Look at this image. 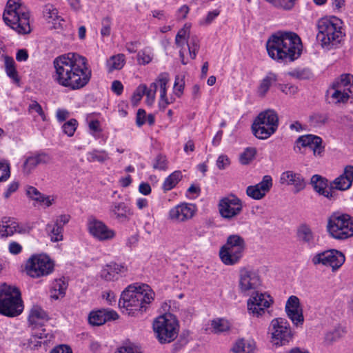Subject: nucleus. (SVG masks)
<instances>
[{
	"label": "nucleus",
	"instance_id": "14",
	"mask_svg": "<svg viewBox=\"0 0 353 353\" xmlns=\"http://www.w3.org/2000/svg\"><path fill=\"white\" fill-rule=\"evenodd\" d=\"M345 261V255L341 252L334 249L316 253L311 259L313 265L330 267L333 272L339 269Z\"/></svg>",
	"mask_w": 353,
	"mask_h": 353
},
{
	"label": "nucleus",
	"instance_id": "17",
	"mask_svg": "<svg viewBox=\"0 0 353 353\" xmlns=\"http://www.w3.org/2000/svg\"><path fill=\"white\" fill-rule=\"evenodd\" d=\"M322 143L323 140L320 137L306 134L298 138L295 142L294 150L296 152L304 153L302 148H309L313 151L314 156L321 157L325 150Z\"/></svg>",
	"mask_w": 353,
	"mask_h": 353
},
{
	"label": "nucleus",
	"instance_id": "38",
	"mask_svg": "<svg viewBox=\"0 0 353 353\" xmlns=\"http://www.w3.org/2000/svg\"><path fill=\"white\" fill-rule=\"evenodd\" d=\"M223 246L244 252L245 250V241L244 239L239 234H231L228 237L225 244Z\"/></svg>",
	"mask_w": 353,
	"mask_h": 353
},
{
	"label": "nucleus",
	"instance_id": "1",
	"mask_svg": "<svg viewBox=\"0 0 353 353\" xmlns=\"http://www.w3.org/2000/svg\"><path fill=\"white\" fill-rule=\"evenodd\" d=\"M54 81L71 90L85 86L92 77L87 59L77 53L69 52L59 56L53 61Z\"/></svg>",
	"mask_w": 353,
	"mask_h": 353
},
{
	"label": "nucleus",
	"instance_id": "58",
	"mask_svg": "<svg viewBox=\"0 0 353 353\" xmlns=\"http://www.w3.org/2000/svg\"><path fill=\"white\" fill-rule=\"evenodd\" d=\"M219 14L220 11L218 10L209 12L205 18L200 21V25L206 26L210 24Z\"/></svg>",
	"mask_w": 353,
	"mask_h": 353
},
{
	"label": "nucleus",
	"instance_id": "54",
	"mask_svg": "<svg viewBox=\"0 0 353 353\" xmlns=\"http://www.w3.org/2000/svg\"><path fill=\"white\" fill-rule=\"evenodd\" d=\"M153 168L159 170H165L168 168V161L165 156L158 155L153 163Z\"/></svg>",
	"mask_w": 353,
	"mask_h": 353
},
{
	"label": "nucleus",
	"instance_id": "33",
	"mask_svg": "<svg viewBox=\"0 0 353 353\" xmlns=\"http://www.w3.org/2000/svg\"><path fill=\"white\" fill-rule=\"evenodd\" d=\"M48 320L46 313L41 307L34 306L30 310L28 316V322L34 327H43V323Z\"/></svg>",
	"mask_w": 353,
	"mask_h": 353
},
{
	"label": "nucleus",
	"instance_id": "52",
	"mask_svg": "<svg viewBox=\"0 0 353 353\" xmlns=\"http://www.w3.org/2000/svg\"><path fill=\"white\" fill-rule=\"evenodd\" d=\"M146 92V85L144 84H141L139 85L135 90L132 96V103L134 105H137L139 102L141 100L143 95H145V92Z\"/></svg>",
	"mask_w": 353,
	"mask_h": 353
},
{
	"label": "nucleus",
	"instance_id": "23",
	"mask_svg": "<svg viewBox=\"0 0 353 353\" xmlns=\"http://www.w3.org/2000/svg\"><path fill=\"white\" fill-rule=\"evenodd\" d=\"M279 181L282 185H293L294 193H298L303 190L306 185L301 174L292 170H287L282 172L280 176Z\"/></svg>",
	"mask_w": 353,
	"mask_h": 353
},
{
	"label": "nucleus",
	"instance_id": "63",
	"mask_svg": "<svg viewBox=\"0 0 353 353\" xmlns=\"http://www.w3.org/2000/svg\"><path fill=\"white\" fill-rule=\"evenodd\" d=\"M327 119V116L322 114H315L310 117V121L314 125L324 124Z\"/></svg>",
	"mask_w": 353,
	"mask_h": 353
},
{
	"label": "nucleus",
	"instance_id": "3",
	"mask_svg": "<svg viewBox=\"0 0 353 353\" xmlns=\"http://www.w3.org/2000/svg\"><path fill=\"white\" fill-rule=\"evenodd\" d=\"M154 296V293L148 285L132 284L122 292L119 306L123 314L136 316L147 310Z\"/></svg>",
	"mask_w": 353,
	"mask_h": 353
},
{
	"label": "nucleus",
	"instance_id": "30",
	"mask_svg": "<svg viewBox=\"0 0 353 353\" xmlns=\"http://www.w3.org/2000/svg\"><path fill=\"white\" fill-rule=\"evenodd\" d=\"M311 184L314 190L319 194L329 199L334 198V194L332 189L327 190V180L326 179L318 174L313 175L311 178Z\"/></svg>",
	"mask_w": 353,
	"mask_h": 353
},
{
	"label": "nucleus",
	"instance_id": "41",
	"mask_svg": "<svg viewBox=\"0 0 353 353\" xmlns=\"http://www.w3.org/2000/svg\"><path fill=\"white\" fill-rule=\"evenodd\" d=\"M110 159L108 153L104 150H92L86 154V159L90 163H104Z\"/></svg>",
	"mask_w": 353,
	"mask_h": 353
},
{
	"label": "nucleus",
	"instance_id": "19",
	"mask_svg": "<svg viewBox=\"0 0 353 353\" xmlns=\"http://www.w3.org/2000/svg\"><path fill=\"white\" fill-rule=\"evenodd\" d=\"M88 230L90 234L99 241H106L114 238L116 232L108 228L103 221L90 218L88 221Z\"/></svg>",
	"mask_w": 353,
	"mask_h": 353
},
{
	"label": "nucleus",
	"instance_id": "27",
	"mask_svg": "<svg viewBox=\"0 0 353 353\" xmlns=\"http://www.w3.org/2000/svg\"><path fill=\"white\" fill-rule=\"evenodd\" d=\"M119 314L112 310H100L90 312L88 321L93 325H101L106 321L118 319Z\"/></svg>",
	"mask_w": 353,
	"mask_h": 353
},
{
	"label": "nucleus",
	"instance_id": "36",
	"mask_svg": "<svg viewBox=\"0 0 353 353\" xmlns=\"http://www.w3.org/2000/svg\"><path fill=\"white\" fill-rule=\"evenodd\" d=\"M67 288L68 283L63 279H55L51 284L50 296L54 299L64 296Z\"/></svg>",
	"mask_w": 353,
	"mask_h": 353
},
{
	"label": "nucleus",
	"instance_id": "48",
	"mask_svg": "<svg viewBox=\"0 0 353 353\" xmlns=\"http://www.w3.org/2000/svg\"><path fill=\"white\" fill-rule=\"evenodd\" d=\"M153 54L150 48H144L137 54V61L139 64L146 65L152 61Z\"/></svg>",
	"mask_w": 353,
	"mask_h": 353
},
{
	"label": "nucleus",
	"instance_id": "35",
	"mask_svg": "<svg viewBox=\"0 0 353 353\" xmlns=\"http://www.w3.org/2000/svg\"><path fill=\"white\" fill-rule=\"evenodd\" d=\"M256 343L252 339H239L234 344L232 350L234 353H254Z\"/></svg>",
	"mask_w": 353,
	"mask_h": 353
},
{
	"label": "nucleus",
	"instance_id": "49",
	"mask_svg": "<svg viewBox=\"0 0 353 353\" xmlns=\"http://www.w3.org/2000/svg\"><path fill=\"white\" fill-rule=\"evenodd\" d=\"M256 154L254 148H247L240 155V163L243 165H247L251 162Z\"/></svg>",
	"mask_w": 353,
	"mask_h": 353
},
{
	"label": "nucleus",
	"instance_id": "37",
	"mask_svg": "<svg viewBox=\"0 0 353 353\" xmlns=\"http://www.w3.org/2000/svg\"><path fill=\"white\" fill-rule=\"evenodd\" d=\"M4 65L7 76L12 79L13 83L19 84L20 82V78L13 58L6 56L4 59Z\"/></svg>",
	"mask_w": 353,
	"mask_h": 353
},
{
	"label": "nucleus",
	"instance_id": "31",
	"mask_svg": "<svg viewBox=\"0 0 353 353\" xmlns=\"http://www.w3.org/2000/svg\"><path fill=\"white\" fill-rule=\"evenodd\" d=\"M169 81V74L166 72L161 73L155 83H157V88H160V100L159 106L160 108L165 109L171 102L167 98V84Z\"/></svg>",
	"mask_w": 353,
	"mask_h": 353
},
{
	"label": "nucleus",
	"instance_id": "11",
	"mask_svg": "<svg viewBox=\"0 0 353 353\" xmlns=\"http://www.w3.org/2000/svg\"><path fill=\"white\" fill-rule=\"evenodd\" d=\"M243 208V201L234 194L221 198L218 203L221 217L228 221L236 219L241 214Z\"/></svg>",
	"mask_w": 353,
	"mask_h": 353
},
{
	"label": "nucleus",
	"instance_id": "24",
	"mask_svg": "<svg viewBox=\"0 0 353 353\" xmlns=\"http://www.w3.org/2000/svg\"><path fill=\"white\" fill-rule=\"evenodd\" d=\"M352 182L353 165H348L344 168L343 173L330 183V189L332 191L334 190L345 191L350 188Z\"/></svg>",
	"mask_w": 353,
	"mask_h": 353
},
{
	"label": "nucleus",
	"instance_id": "5",
	"mask_svg": "<svg viewBox=\"0 0 353 353\" xmlns=\"http://www.w3.org/2000/svg\"><path fill=\"white\" fill-rule=\"evenodd\" d=\"M21 292L15 286L3 283L0 285V314L16 317L23 311Z\"/></svg>",
	"mask_w": 353,
	"mask_h": 353
},
{
	"label": "nucleus",
	"instance_id": "61",
	"mask_svg": "<svg viewBox=\"0 0 353 353\" xmlns=\"http://www.w3.org/2000/svg\"><path fill=\"white\" fill-rule=\"evenodd\" d=\"M230 164V161L228 156L225 154L220 155L216 160V166L219 170H224Z\"/></svg>",
	"mask_w": 353,
	"mask_h": 353
},
{
	"label": "nucleus",
	"instance_id": "42",
	"mask_svg": "<svg viewBox=\"0 0 353 353\" xmlns=\"http://www.w3.org/2000/svg\"><path fill=\"white\" fill-rule=\"evenodd\" d=\"M231 324L225 319L217 318L212 320V332L214 334H221L228 332L230 330Z\"/></svg>",
	"mask_w": 353,
	"mask_h": 353
},
{
	"label": "nucleus",
	"instance_id": "60",
	"mask_svg": "<svg viewBox=\"0 0 353 353\" xmlns=\"http://www.w3.org/2000/svg\"><path fill=\"white\" fill-rule=\"evenodd\" d=\"M26 194L28 197L36 201H38L39 199L43 196V194H41L36 188L33 186H29L27 188Z\"/></svg>",
	"mask_w": 353,
	"mask_h": 353
},
{
	"label": "nucleus",
	"instance_id": "8",
	"mask_svg": "<svg viewBox=\"0 0 353 353\" xmlns=\"http://www.w3.org/2000/svg\"><path fill=\"white\" fill-rule=\"evenodd\" d=\"M327 231L336 240H346L353 236V217L348 214L334 212L327 219Z\"/></svg>",
	"mask_w": 353,
	"mask_h": 353
},
{
	"label": "nucleus",
	"instance_id": "55",
	"mask_svg": "<svg viewBox=\"0 0 353 353\" xmlns=\"http://www.w3.org/2000/svg\"><path fill=\"white\" fill-rule=\"evenodd\" d=\"M185 83L182 78H181L179 76H176L175 77V81L174 83V92L175 95H176L178 97H180L184 90Z\"/></svg>",
	"mask_w": 353,
	"mask_h": 353
},
{
	"label": "nucleus",
	"instance_id": "2",
	"mask_svg": "<svg viewBox=\"0 0 353 353\" xmlns=\"http://www.w3.org/2000/svg\"><path fill=\"white\" fill-rule=\"evenodd\" d=\"M268 55L279 63H289L301 54L302 43L294 32L279 31L273 34L266 43Z\"/></svg>",
	"mask_w": 353,
	"mask_h": 353
},
{
	"label": "nucleus",
	"instance_id": "45",
	"mask_svg": "<svg viewBox=\"0 0 353 353\" xmlns=\"http://www.w3.org/2000/svg\"><path fill=\"white\" fill-rule=\"evenodd\" d=\"M190 28V24L185 23L183 28L179 30L175 37V44L177 47L183 48L185 43H188Z\"/></svg>",
	"mask_w": 353,
	"mask_h": 353
},
{
	"label": "nucleus",
	"instance_id": "9",
	"mask_svg": "<svg viewBox=\"0 0 353 353\" xmlns=\"http://www.w3.org/2000/svg\"><path fill=\"white\" fill-rule=\"evenodd\" d=\"M279 126V117L273 110L260 112L252 125L254 135L259 139H266L273 134Z\"/></svg>",
	"mask_w": 353,
	"mask_h": 353
},
{
	"label": "nucleus",
	"instance_id": "62",
	"mask_svg": "<svg viewBox=\"0 0 353 353\" xmlns=\"http://www.w3.org/2000/svg\"><path fill=\"white\" fill-rule=\"evenodd\" d=\"M279 89L286 94L292 95L297 92L298 88L296 86L292 84H279Z\"/></svg>",
	"mask_w": 353,
	"mask_h": 353
},
{
	"label": "nucleus",
	"instance_id": "56",
	"mask_svg": "<svg viewBox=\"0 0 353 353\" xmlns=\"http://www.w3.org/2000/svg\"><path fill=\"white\" fill-rule=\"evenodd\" d=\"M10 175V166L8 163L0 162V181H6Z\"/></svg>",
	"mask_w": 353,
	"mask_h": 353
},
{
	"label": "nucleus",
	"instance_id": "39",
	"mask_svg": "<svg viewBox=\"0 0 353 353\" xmlns=\"http://www.w3.org/2000/svg\"><path fill=\"white\" fill-rule=\"evenodd\" d=\"M125 63V56L123 54H118L108 59L106 68L108 72H112L115 70H121L124 66Z\"/></svg>",
	"mask_w": 353,
	"mask_h": 353
},
{
	"label": "nucleus",
	"instance_id": "47",
	"mask_svg": "<svg viewBox=\"0 0 353 353\" xmlns=\"http://www.w3.org/2000/svg\"><path fill=\"white\" fill-rule=\"evenodd\" d=\"M32 336L35 339H43V343L50 341L52 338V334L40 326L32 327Z\"/></svg>",
	"mask_w": 353,
	"mask_h": 353
},
{
	"label": "nucleus",
	"instance_id": "32",
	"mask_svg": "<svg viewBox=\"0 0 353 353\" xmlns=\"http://www.w3.org/2000/svg\"><path fill=\"white\" fill-rule=\"evenodd\" d=\"M297 239L299 242L312 248L315 245V236L311 228L307 225H301L297 229Z\"/></svg>",
	"mask_w": 353,
	"mask_h": 353
},
{
	"label": "nucleus",
	"instance_id": "13",
	"mask_svg": "<svg viewBox=\"0 0 353 353\" xmlns=\"http://www.w3.org/2000/svg\"><path fill=\"white\" fill-rule=\"evenodd\" d=\"M261 285L259 273L250 268H242L239 270V288L241 293L249 296Z\"/></svg>",
	"mask_w": 353,
	"mask_h": 353
},
{
	"label": "nucleus",
	"instance_id": "21",
	"mask_svg": "<svg viewBox=\"0 0 353 353\" xmlns=\"http://www.w3.org/2000/svg\"><path fill=\"white\" fill-rule=\"evenodd\" d=\"M285 312L288 318L296 326L302 325L304 322L303 310L299 299L296 296H290L285 303Z\"/></svg>",
	"mask_w": 353,
	"mask_h": 353
},
{
	"label": "nucleus",
	"instance_id": "18",
	"mask_svg": "<svg viewBox=\"0 0 353 353\" xmlns=\"http://www.w3.org/2000/svg\"><path fill=\"white\" fill-rule=\"evenodd\" d=\"M128 272V268L124 263L111 261L102 267L99 276L105 281L114 282L121 277L125 276Z\"/></svg>",
	"mask_w": 353,
	"mask_h": 353
},
{
	"label": "nucleus",
	"instance_id": "20",
	"mask_svg": "<svg viewBox=\"0 0 353 353\" xmlns=\"http://www.w3.org/2000/svg\"><path fill=\"white\" fill-rule=\"evenodd\" d=\"M196 211V205L192 203H181L169 211V219L176 222H183L193 217Z\"/></svg>",
	"mask_w": 353,
	"mask_h": 353
},
{
	"label": "nucleus",
	"instance_id": "6",
	"mask_svg": "<svg viewBox=\"0 0 353 353\" xmlns=\"http://www.w3.org/2000/svg\"><path fill=\"white\" fill-rule=\"evenodd\" d=\"M317 40L327 50L336 46L341 40V21L336 17L321 18L317 23Z\"/></svg>",
	"mask_w": 353,
	"mask_h": 353
},
{
	"label": "nucleus",
	"instance_id": "43",
	"mask_svg": "<svg viewBox=\"0 0 353 353\" xmlns=\"http://www.w3.org/2000/svg\"><path fill=\"white\" fill-rule=\"evenodd\" d=\"M183 177L180 170H176L170 174L163 181L162 188L164 191H169L173 189Z\"/></svg>",
	"mask_w": 353,
	"mask_h": 353
},
{
	"label": "nucleus",
	"instance_id": "22",
	"mask_svg": "<svg viewBox=\"0 0 353 353\" xmlns=\"http://www.w3.org/2000/svg\"><path fill=\"white\" fill-rule=\"evenodd\" d=\"M273 185L272 178L270 175H265L262 181L254 185H249L246 188L247 195L254 199L261 200L270 190Z\"/></svg>",
	"mask_w": 353,
	"mask_h": 353
},
{
	"label": "nucleus",
	"instance_id": "51",
	"mask_svg": "<svg viewBox=\"0 0 353 353\" xmlns=\"http://www.w3.org/2000/svg\"><path fill=\"white\" fill-rule=\"evenodd\" d=\"M78 122L76 119H72L62 125V130L68 137H72L77 130Z\"/></svg>",
	"mask_w": 353,
	"mask_h": 353
},
{
	"label": "nucleus",
	"instance_id": "59",
	"mask_svg": "<svg viewBox=\"0 0 353 353\" xmlns=\"http://www.w3.org/2000/svg\"><path fill=\"white\" fill-rule=\"evenodd\" d=\"M115 353H143V352L139 346L130 345L119 347Z\"/></svg>",
	"mask_w": 353,
	"mask_h": 353
},
{
	"label": "nucleus",
	"instance_id": "10",
	"mask_svg": "<svg viewBox=\"0 0 353 353\" xmlns=\"http://www.w3.org/2000/svg\"><path fill=\"white\" fill-rule=\"evenodd\" d=\"M54 262L46 254L32 255L26 262V271L32 278L46 276L54 270Z\"/></svg>",
	"mask_w": 353,
	"mask_h": 353
},
{
	"label": "nucleus",
	"instance_id": "34",
	"mask_svg": "<svg viewBox=\"0 0 353 353\" xmlns=\"http://www.w3.org/2000/svg\"><path fill=\"white\" fill-rule=\"evenodd\" d=\"M43 16L48 23L53 24L54 28L61 26L63 19L59 15L57 9L52 4H47L43 8Z\"/></svg>",
	"mask_w": 353,
	"mask_h": 353
},
{
	"label": "nucleus",
	"instance_id": "16",
	"mask_svg": "<svg viewBox=\"0 0 353 353\" xmlns=\"http://www.w3.org/2000/svg\"><path fill=\"white\" fill-rule=\"evenodd\" d=\"M333 90L331 97L336 103L346 102L353 90V75L347 73L341 74L333 83Z\"/></svg>",
	"mask_w": 353,
	"mask_h": 353
},
{
	"label": "nucleus",
	"instance_id": "7",
	"mask_svg": "<svg viewBox=\"0 0 353 353\" xmlns=\"http://www.w3.org/2000/svg\"><path fill=\"white\" fill-rule=\"evenodd\" d=\"M153 330L159 343H169L178 336L179 323L174 315L165 313L154 321Z\"/></svg>",
	"mask_w": 353,
	"mask_h": 353
},
{
	"label": "nucleus",
	"instance_id": "46",
	"mask_svg": "<svg viewBox=\"0 0 353 353\" xmlns=\"http://www.w3.org/2000/svg\"><path fill=\"white\" fill-rule=\"evenodd\" d=\"M274 7L284 10H291L295 3L296 0H265Z\"/></svg>",
	"mask_w": 353,
	"mask_h": 353
},
{
	"label": "nucleus",
	"instance_id": "53",
	"mask_svg": "<svg viewBox=\"0 0 353 353\" xmlns=\"http://www.w3.org/2000/svg\"><path fill=\"white\" fill-rule=\"evenodd\" d=\"M190 57L194 59L199 49V40L196 37H192L190 42L187 43Z\"/></svg>",
	"mask_w": 353,
	"mask_h": 353
},
{
	"label": "nucleus",
	"instance_id": "57",
	"mask_svg": "<svg viewBox=\"0 0 353 353\" xmlns=\"http://www.w3.org/2000/svg\"><path fill=\"white\" fill-rule=\"evenodd\" d=\"M102 27L101 34L103 37H108L110 34L111 31V19L110 17H105L102 20Z\"/></svg>",
	"mask_w": 353,
	"mask_h": 353
},
{
	"label": "nucleus",
	"instance_id": "44",
	"mask_svg": "<svg viewBox=\"0 0 353 353\" xmlns=\"http://www.w3.org/2000/svg\"><path fill=\"white\" fill-rule=\"evenodd\" d=\"M46 230L50 236L52 241L58 242L63 240V228L61 226L58 225L55 223H48Z\"/></svg>",
	"mask_w": 353,
	"mask_h": 353
},
{
	"label": "nucleus",
	"instance_id": "25",
	"mask_svg": "<svg viewBox=\"0 0 353 353\" xmlns=\"http://www.w3.org/2000/svg\"><path fill=\"white\" fill-rule=\"evenodd\" d=\"M25 232L26 229L14 218L5 216L1 219L0 222V236L1 237H8L17 233Z\"/></svg>",
	"mask_w": 353,
	"mask_h": 353
},
{
	"label": "nucleus",
	"instance_id": "4",
	"mask_svg": "<svg viewBox=\"0 0 353 353\" xmlns=\"http://www.w3.org/2000/svg\"><path fill=\"white\" fill-rule=\"evenodd\" d=\"M5 23L18 34L26 35L32 32L30 13L21 0H8L3 14Z\"/></svg>",
	"mask_w": 353,
	"mask_h": 353
},
{
	"label": "nucleus",
	"instance_id": "12",
	"mask_svg": "<svg viewBox=\"0 0 353 353\" xmlns=\"http://www.w3.org/2000/svg\"><path fill=\"white\" fill-rule=\"evenodd\" d=\"M272 343L277 346L285 345L292 339L289 323L282 318L272 320L269 328Z\"/></svg>",
	"mask_w": 353,
	"mask_h": 353
},
{
	"label": "nucleus",
	"instance_id": "40",
	"mask_svg": "<svg viewBox=\"0 0 353 353\" xmlns=\"http://www.w3.org/2000/svg\"><path fill=\"white\" fill-rule=\"evenodd\" d=\"M276 75L274 73H268L261 81L259 88L258 94L261 97H264L268 92L270 86L276 81Z\"/></svg>",
	"mask_w": 353,
	"mask_h": 353
},
{
	"label": "nucleus",
	"instance_id": "26",
	"mask_svg": "<svg viewBox=\"0 0 353 353\" xmlns=\"http://www.w3.org/2000/svg\"><path fill=\"white\" fill-rule=\"evenodd\" d=\"M50 156L46 153L35 154L26 157L23 163L22 171L25 174H29L38 165L50 163Z\"/></svg>",
	"mask_w": 353,
	"mask_h": 353
},
{
	"label": "nucleus",
	"instance_id": "28",
	"mask_svg": "<svg viewBox=\"0 0 353 353\" xmlns=\"http://www.w3.org/2000/svg\"><path fill=\"white\" fill-rule=\"evenodd\" d=\"M109 211L110 216L120 222L128 221L132 215L130 208L124 202H113Z\"/></svg>",
	"mask_w": 353,
	"mask_h": 353
},
{
	"label": "nucleus",
	"instance_id": "29",
	"mask_svg": "<svg viewBox=\"0 0 353 353\" xmlns=\"http://www.w3.org/2000/svg\"><path fill=\"white\" fill-rule=\"evenodd\" d=\"M244 252L222 246L219 250V257L225 265H234L239 263Z\"/></svg>",
	"mask_w": 353,
	"mask_h": 353
},
{
	"label": "nucleus",
	"instance_id": "64",
	"mask_svg": "<svg viewBox=\"0 0 353 353\" xmlns=\"http://www.w3.org/2000/svg\"><path fill=\"white\" fill-rule=\"evenodd\" d=\"M29 110L38 113V114L41 116L42 120L46 121V117L45 113L43 111L41 106L37 101H33L30 104Z\"/></svg>",
	"mask_w": 353,
	"mask_h": 353
},
{
	"label": "nucleus",
	"instance_id": "50",
	"mask_svg": "<svg viewBox=\"0 0 353 353\" xmlns=\"http://www.w3.org/2000/svg\"><path fill=\"white\" fill-rule=\"evenodd\" d=\"M157 89V83L153 82L150 85L149 88L146 87V95L145 102L148 105H152L155 101L156 92Z\"/></svg>",
	"mask_w": 353,
	"mask_h": 353
},
{
	"label": "nucleus",
	"instance_id": "15",
	"mask_svg": "<svg viewBox=\"0 0 353 353\" xmlns=\"http://www.w3.org/2000/svg\"><path fill=\"white\" fill-rule=\"evenodd\" d=\"M247 301V309L250 315L254 317L262 316L266 310L273 303L272 297L266 293L256 292L250 294Z\"/></svg>",
	"mask_w": 353,
	"mask_h": 353
}]
</instances>
